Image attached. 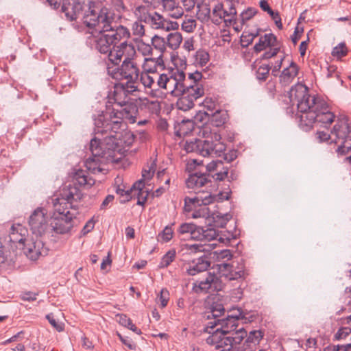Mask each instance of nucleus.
<instances>
[{"label": "nucleus", "mask_w": 351, "mask_h": 351, "mask_svg": "<svg viewBox=\"0 0 351 351\" xmlns=\"http://www.w3.org/2000/svg\"><path fill=\"white\" fill-rule=\"evenodd\" d=\"M289 98L293 105L297 106V116L302 130L308 131L314 125L328 128L335 121V115L327 103L318 96L310 95L305 85L292 86Z\"/></svg>", "instance_id": "nucleus-1"}, {"label": "nucleus", "mask_w": 351, "mask_h": 351, "mask_svg": "<svg viewBox=\"0 0 351 351\" xmlns=\"http://www.w3.org/2000/svg\"><path fill=\"white\" fill-rule=\"evenodd\" d=\"M114 13L101 16L95 25L88 27L99 33V36L95 40V48L99 53L107 55L108 63L112 62L111 55L121 48V43L128 42L131 37L130 29L122 25H118L114 21Z\"/></svg>", "instance_id": "nucleus-2"}, {"label": "nucleus", "mask_w": 351, "mask_h": 351, "mask_svg": "<svg viewBox=\"0 0 351 351\" xmlns=\"http://www.w3.org/2000/svg\"><path fill=\"white\" fill-rule=\"evenodd\" d=\"M121 48L111 55V63H107V73L112 78L126 80L124 83L129 90H138L136 83L140 76V69L134 60L136 56L135 47L132 43L122 42Z\"/></svg>", "instance_id": "nucleus-3"}, {"label": "nucleus", "mask_w": 351, "mask_h": 351, "mask_svg": "<svg viewBox=\"0 0 351 351\" xmlns=\"http://www.w3.org/2000/svg\"><path fill=\"white\" fill-rule=\"evenodd\" d=\"M116 138L110 136L107 138L103 145L97 137L93 138L90 143L91 157L86 159L85 166L88 171L93 174L99 173H104L106 169L104 166L106 163H117L122 157L123 153L117 149Z\"/></svg>", "instance_id": "nucleus-4"}, {"label": "nucleus", "mask_w": 351, "mask_h": 351, "mask_svg": "<svg viewBox=\"0 0 351 351\" xmlns=\"http://www.w3.org/2000/svg\"><path fill=\"white\" fill-rule=\"evenodd\" d=\"M62 11L71 21L82 17L86 26L95 25L101 16L110 15L113 12L103 7L98 0H64Z\"/></svg>", "instance_id": "nucleus-5"}, {"label": "nucleus", "mask_w": 351, "mask_h": 351, "mask_svg": "<svg viewBox=\"0 0 351 351\" xmlns=\"http://www.w3.org/2000/svg\"><path fill=\"white\" fill-rule=\"evenodd\" d=\"M232 264H218V269L220 276L214 273H208L206 278L194 283L193 290L196 293H212L221 291L225 284L221 278L223 277L228 281L238 280L244 278L245 265L243 263H237V266Z\"/></svg>", "instance_id": "nucleus-6"}, {"label": "nucleus", "mask_w": 351, "mask_h": 351, "mask_svg": "<svg viewBox=\"0 0 351 351\" xmlns=\"http://www.w3.org/2000/svg\"><path fill=\"white\" fill-rule=\"evenodd\" d=\"M124 125L123 120L114 118L112 111H106L105 113L102 112L95 119V134L97 136L96 137L100 140L101 145L107 138L110 136L116 138L117 149L121 152V149L119 145V134Z\"/></svg>", "instance_id": "nucleus-7"}, {"label": "nucleus", "mask_w": 351, "mask_h": 351, "mask_svg": "<svg viewBox=\"0 0 351 351\" xmlns=\"http://www.w3.org/2000/svg\"><path fill=\"white\" fill-rule=\"evenodd\" d=\"M221 139L219 134L213 132L204 140L197 139L195 141L186 142L184 149L186 152H197L204 157H220L226 149V144Z\"/></svg>", "instance_id": "nucleus-8"}, {"label": "nucleus", "mask_w": 351, "mask_h": 351, "mask_svg": "<svg viewBox=\"0 0 351 351\" xmlns=\"http://www.w3.org/2000/svg\"><path fill=\"white\" fill-rule=\"evenodd\" d=\"M335 143L340 142L336 149L337 155L346 156L351 151V121L347 117L338 118L330 131Z\"/></svg>", "instance_id": "nucleus-9"}, {"label": "nucleus", "mask_w": 351, "mask_h": 351, "mask_svg": "<svg viewBox=\"0 0 351 351\" xmlns=\"http://www.w3.org/2000/svg\"><path fill=\"white\" fill-rule=\"evenodd\" d=\"M82 193L80 189L73 185H69L64 187L61 193V197L56 198L53 202L55 213H57L59 216H64L67 210L71 212H77L75 206L73 203L80 200Z\"/></svg>", "instance_id": "nucleus-10"}, {"label": "nucleus", "mask_w": 351, "mask_h": 351, "mask_svg": "<svg viewBox=\"0 0 351 351\" xmlns=\"http://www.w3.org/2000/svg\"><path fill=\"white\" fill-rule=\"evenodd\" d=\"M134 13L138 19L149 25L154 29L169 31L171 29L178 27L177 23H173L165 19L163 16L156 12H149L147 8L144 5L136 7Z\"/></svg>", "instance_id": "nucleus-11"}, {"label": "nucleus", "mask_w": 351, "mask_h": 351, "mask_svg": "<svg viewBox=\"0 0 351 351\" xmlns=\"http://www.w3.org/2000/svg\"><path fill=\"white\" fill-rule=\"evenodd\" d=\"M180 91V97L177 101L178 108L187 111L194 106V101L204 95L203 84L195 85L184 84Z\"/></svg>", "instance_id": "nucleus-12"}, {"label": "nucleus", "mask_w": 351, "mask_h": 351, "mask_svg": "<svg viewBox=\"0 0 351 351\" xmlns=\"http://www.w3.org/2000/svg\"><path fill=\"white\" fill-rule=\"evenodd\" d=\"M233 0H226V3L229 6V10H226L223 8V5L221 3H217L210 14V8H205V17L210 18L212 22L215 25H220L223 22L225 23H231L234 19L237 14L236 8L232 3Z\"/></svg>", "instance_id": "nucleus-13"}, {"label": "nucleus", "mask_w": 351, "mask_h": 351, "mask_svg": "<svg viewBox=\"0 0 351 351\" xmlns=\"http://www.w3.org/2000/svg\"><path fill=\"white\" fill-rule=\"evenodd\" d=\"M28 223L33 234L41 236L48 228L46 210L43 208H37L29 216Z\"/></svg>", "instance_id": "nucleus-14"}, {"label": "nucleus", "mask_w": 351, "mask_h": 351, "mask_svg": "<svg viewBox=\"0 0 351 351\" xmlns=\"http://www.w3.org/2000/svg\"><path fill=\"white\" fill-rule=\"evenodd\" d=\"M136 90H130L125 84H118L114 86L112 97L109 98V101L106 104V111H112L110 104L115 108H122L123 106L128 103L129 95Z\"/></svg>", "instance_id": "nucleus-15"}, {"label": "nucleus", "mask_w": 351, "mask_h": 351, "mask_svg": "<svg viewBox=\"0 0 351 351\" xmlns=\"http://www.w3.org/2000/svg\"><path fill=\"white\" fill-rule=\"evenodd\" d=\"M77 212L67 210L64 216L55 217L51 223L53 230L58 234L68 233L76 224Z\"/></svg>", "instance_id": "nucleus-16"}, {"label": "nucleus", "mask_w": 351, "mask_h": 351, "mask_svg": "<svg viewBox=\"0 0 351 351\" xmlns=\"http://www.w3.org/2000/svg\"><path fill=\"white\" fill-rule=\"evenodd\" d=\"M121 108L112 107V113H113L114 118H119L121 120L125 119L130 123H134L136 121L138 108L136 104L128 102Z\"/></svg>", "instance_id": "nucleus-17"}, {"label": "nucleus", "mask_w": 351, "mask_h": 351, "mask_svg": "<svg viewBox=\"0 0 351 351\" xmlns=\"http://www.w3.org/2000/svg\"><path fill=\"white\" fill-rule=\"evenodd\" d=\"M184 77H186L185 73L182 71L177 70L173 73L170 74L167 83V88L165 89V92L179 97L182 87H184V85L182 84Z\"/></svg>", "instance_id": "nucleus-18"}, {"label": "nucleus", "mask_w": 351, "mask_h": 351, "mask_svg": "<svg viewBox=\"0 0 351 351\" xmlns=\"http://www.w3.org/2000/svg\"><path fill=\"white\" fill-rule=\"evenodd\" d=\"M224 311L223 305L221 303L213 302L210 307V311L208 313L207 319H210L212 316L214 317V321L208 322L204 329H213L219 324L221 328L217 329H223L225 320L218 319V317L223 314Z\"/></svg>", "instance_id": "nucleus-19"}, {"label": "nucleus", "mask_w": 351, "mask_h": 351, "mask_svg": "<svg viewBox=\"0 0 351 351\" xmlns=\"http://www.w3.org/2000/svg\"><path fill=\"white\" fill-rule=\"evenodd\" d=\"M24 252L26 256L32 261L37 260L41 255L47 254L44 244L40 239L31 241L25 245Z\"/></svg>", "instance_id": "nucleus-20"}, {"label": "nucleus", "mask_w": 351, "mask_h": 351, "mask_svg": "<svg viewBox=\"0 0 351 351\" xmlns=\"http://www.w3.org/2000/svg\"><path fill=\"white\" fill-rule=\"evenodd\" d=\"M210 257L204 254L193 261L186 269V273L190 276H195L198 273L206 271L210 267Z\"/></svg>", "instance_id": "nucleus-21"}, {"label": "nucleus", "mask_w": 351, "mask_h": 351, "mask_svg": "<svg viewBox=\"0 0 351 351\" xmlns=\"http://www.w3.org/2000/svg\"><path fill=\"white\" fill-rule=\"evenodd\" d=\"M165 69L163 58L161 55H158L156 58L149 57L145 58L143 64V71L148 73H159L158 70H164Z\"/></svg>", "instance_id": "nucleus-22"}, {"label": "nucleus", "mask_w": 351, "mask_h": 351, "mask_svg": "<svg viewBox=\"0 0 351 351\" xmlns=\"http://www.w3.org/2000/svg\"><path fill=\"white\" fill-rule=\"evenodd\" d=\"M28 235L27 229L21 224H13L9 232V242L24 245Z\"/></svg>", "instance_id": "nucleus-23"}, {"label": "nucleus", "mask_w": 351, "mask_h": 351, "mask_svg": "<svg viewBox=\"0 0 351 351\" xmlns=\"http://www.w3.org/2000/svg\"><path fill=\"white\" fill-rule=\"evenodd\" d=\"M209 178L210 176L206 173L191 174L186 180V186L189 189H197L210 182L211 180Z\"/></svg>", "instance_id": "nucleus-24"}, {"label": "nucleus", "mask_w": 351, "mask_h": 351, "mask_svg": "<svg viewBox=\"0 0 351 351\" xmlns=\"http://www.w3.org/2000/svg\"><path fill=\"white\" fill-rule=\"evenodd\" d=\"M230 333V330H213L209 332V337L206 339V343L209 345H215L216 350H219L222 347H225L227 335Z\"/></svg>", "instance_id": "nucleus-25"}, {"label": "nucleus", "mask_w": 351, "mask_h": 351, "mask_svg": "<svg viewBox=\"0 0 351 351\" xmlns=\"http://www.w3.org/2000/svg\"><path fill=\"white\" fill-rule=\"evenodd\" d=\"M121 180L119 178L115 179V183L117 184L116 186V193L121 197H125L123 202H128L133 197V193L135 192L136 187H141L143 186V180L136 182L130 189H125L123 184H118V182Z\"/></svg>", "instance_id": "nucleus-26"}, {"label": "nucleus", "mask_w": 351, "mask_h": 351, "mask_svg": "<svg viewBox=\"0 0 351 351\" xmlns=\"http://www.w3.org/2000/svg\"><path fill=\"white\" fill-rule=\"evenodd\" d=\"M298 72L299 67L298 64L291 61L289 66L282 70L279 77L280 83L283 85L289 84L298 75Z\"/></svg>", "instance_id": "nucleus-27"}, {"label": "nucleus", "mask_w": 351, "mask_h": 351, "mask_svg": "<svg viewBox=\"0 0 351 351\" xmlns=\"http://www.w3.org/2000/svg\"><path fill=\"white\" fill-rule=\"evenodd\" d=\"M278 43L276 36L273 34H266L261 36L258 42L254 45V51L258 53L269 48L274 47Z\"/></svg>", "instance_id": "nucleus-28"}, {"label": "nucleus", "mask_w": 351, "mask_h": 351, "mask_svg": "<svg viewBox=\"0 0 351 351\" xmlns=\"http://www.w3.org/2000/svg\"><path fill=\"white\" fill-rule=\"evenodd\" d=\"M233 336H227L225 340L226 350H231L234 344H239L244 337H247V330H234Z\"/></svg>", "instance_id": "nucleus-29"}, {"label": "nucleus", "mask_w": 351, "mask_h": 351, "mask_svg": "<svg viewBox=\"0 0 351 351\" xmlns=\"http://www.w3.org/2000/svg\"><path fill=\"white\" fill-rule=\"evenodd\" d=\"M143 21L138 19L136 21L132 24L131 30L132 34L134 36V42L142 40L143 37L145 35V27L142 24Z\"/></svg>", "instance_id": "nucleus-30"}, {"label": "nucleus", "mask_w": 351, "mask_h": 351, "mask_svg": "<svg viewBox=\"0 0 351 351\" xmlns=\"http://www.w3.org/2000/svg\"><path fill=\"white\" fill-rule=\"evenodd\" d=\"M74 178L81 186H92L95 182V180L89 177L87 173L82 169H80L75 172Z\"/></svg>", "instance_id": "nucleus-31"}, {"label": "nucleus", "mask_w": 351, "mask_h": 351, "mask_svg": "<svg viewBox=\"0 0 351 351\" xmlns=\"http://www.w3.org/2000/svg\"><path fill=\"white\" fill-rule=\"evenodd\" d=\"M244 316L242 315V312L239 308L233 309L231 311V313L227 317V320L223 323V327H237L238 325L234 323V321L243 319Z\"/></svg>", "instance_id": "nucleus-32"}, {"label": "nucleus", "mask_w": 351, "mask_h": 351, "mask_svg": "<svg viewBox=\"0 0 351 351\" xmlns=\"http://www.w3.org/2000/svg\"><path fill=\"white\" fill-rule=\"evenodd\" d=\"M193 129V123L190 121H182L176 127V135L179 137H184L192 132Z\"/></svg>", "instance_id": "nucleus-33"}, {"label": "nucleus", "mask_w": 351, "mask_h": 351, "mask_svg": "<svg viewBox=\"0 0 351 351\" xmlns=\"http://www.w3.org/2000/svg\"><path fill=\"white\" fill-rule=\"evenodd\" d=\"M151 43L152 47H154L158 52L159 55H161V57L163 58V53L166 51L167 40L158 35H154L151 39Z\"/></svg>", "instance_id": "nucleus-34"}, {"label": "nucleus", "mask_w": 351, "mask_h": 351, "mask_svg": "<svg viewBox=\"0 0 351 351\" xmlns=\"http://www.w3.org/2000/svg\"><path fill=\"white\" fill-rule=\"evenodd\" d=\"M166 40L167 46L171 49L175 50L180 47L182 41V34L178 32L170 33L168 34Z\"/></svg>", "instance_id": "nucleus-35"}, {"label": "nucleus", "mask_w": 351, "mask_h": 351, "mask_svg": "<svg viewBox=\"0 0 351 351\" xmlns=\"http://www.w3.org/2000/svg\"><path fill=\"white\" fill-rule=\"evenodd\" d=\"M157 73H148L146 72H140L139 79L141 84L145 88H148L152 90L154 82L155 80Z\"/></svg>", "instance_id": "nucleus-36"}, {"label": "nucleus", "mask_w": 351, "mask_h": 351, "mask_svg": "<svg viewBox=\"0 0 351 351\" xmlns=\"http://www.w3.org/2000/svg\"><path fill=\"white\" fill-rule=\"evenodd\" d=\"M216 197L211 195L209 192H197L196 194V200L198 202V206L209 205L215 201Z\"/></svg>", "instance_id": "nucleus-37"}, {"label": "nucleus", "mask_w": 351, "mask_h": 351, "mask_svg": "<svg viewBox=\"0 0 351 351\" xmlns=\"http://www.w3.org/2000/svg\"><path fill=\"white\" fill-rule=\"evenodd\" d=\"M136 45L138 51L142 54L145 58L152 57L153 47L152 44L145 43L143 39L134 42Z\"/></svg>", "instance_id": "nucleus-38"}, {"label": "nucleus", "mask_w": 351, "mask_h": 351, "mask_svg": "<svg viewBox=\"0 0 351 351\" xmlns=\"http://www.w3.org/2000/svg\"><path fill=\"white\" fill-rule=\"evenodd\" d=\"M145 183L143 180V186L141 187H136L135 192L133 193V197H136L137 204L144 206L145 204L149 193L144 189Z\"/></svg>", "instance_id": "nucleus-39"}, {"label": "nucleus", "mask_w": 351, "mask_h": 351, "mask_svg": "<svg viewBox=\"0 0 351 351\" xmlns=\"http://www.w3.org/2000/svg\"><path fill=\"white\" fill-rule=\"evenodd\" d=\"M195 61L194 63L196 64H199L201 66H205L207 62L209 61V54L204 49H199L195 52L194 55Z\"/></svg>", "instance_id": "nucleus-40"}, {"label": "nucleus", "mask_w": 351, "mask_h": 351, "mask_svg": "<svg viewBox=\"0 0 351 351\" xmlns=\"http://www.w3.org/2000/svg\"><path fill=\"white\" fill-rule=\"evenodd\" d=\"M226 113L217 110L215 112L210 113V120L215 124V126L219 127L226 123Z\"/></svg>", "instance_id": "nucleus-41"}, {"label": "nucleus", "mask_w": 351, "mask_h": 351, "mask_svg": "<svg viewBox=\"0 0 351 351\" xmlns=\"http://www.w3.org/2000/svg\"><path fill=\"white\" fill-rule=\"evenodd\" d=\"M182 84L195 85L197 84H202V74L199 71L191 73L189 74L188 78L182 81Z\"/></svg>", "instance_id": "nucleus-42"}, {"label": "nucleus", "mask_w": 351, "mask_h": 351, "mask_svg": "<svg viewBox=\"0 0 351 351\" xmlns=\"http://www.w3.org/2000/svg\"><path fill=\"white\" fill-rule=\"evenodd\" d=\"M176 250H171L168 251L162 258L160 263V267H167L176 258Z\"/></svg>", "instance_id": "nucleus-43"}, {"label": "nucleus", "mask_w": 351, "mask_h": 351, "mask_svg": "<svg viewBox=\"0 0 351 351\" xmlns=\"http://www.w3.org/2000/svg\"><path fill=\"white\" fill-rule=\"evenodd\" d=\"M195 226V224L193 223H183L180 225L177 232L179 235L186 236L189 238Z\"/></svg>", "instance_id": "nucleus-44"}, {"label": "nucleus", "mask_w": 351, "mask_h": 351, "mask_svg": "<svg viewBox=\"0 0 351 351\" xmlns=\"http://www.w3.org/2000/svg\"><path fill=\"white\" fill-rule=\"evenodd\" d=\"M270 66L269 64L261 65L256 71V77L259 80L265 81L268 77Z\"/></svg>", "instance_id": "nucleus-45"}, {"label": "nucleus", "mask_w": 351, "mask_h": 351, "mask_svg": "<svg viewBox=\"0 0 351 351\" xmlns=\"http://www.w3.org/2000/svg\"><path fill=\"white\" fill-rule=\"evenodd\" d=\"M169 300V293L167 289H162L157 297V303L160 304L161 308L167 305Z\"/></svg>", "instance_id": "nucleus-46"}, {"label": "nucleus", "mask_w": 351, "mask_h": 351, "mask_svg": "<svg viewBox=\"0 0 351 351\" xmlns=\"http://www.w3.org/2000/svg\"><path fill=\"white\" fill-rule=\"evenodd\" d=\"M348 53V49L344 43H340L333 48L332 56L337 58L346 56Z\"/></svg>", "instance_id": "nucleus-47"}, {"label": "nucleus", "mask_w": 351, "mask_h": 351, "mask_svg": "<svg viewBox=\"0 0 351 351\" xmlns=\"http://www.w3.org/2000/svg\"><path fill=\"white\" fill-rule=\"evenodd\" d=\"M263 330H250L246 341L251 343H258L259 341L263 337Z\"/></svg>", "instance_id": "nucleus-48"}, {"label": "nucleus", "mask_w": 351, "mask_h": 351, "mask_svg": "<svg viewBox=\"0 0 351 351\" xmlns=\"http://www.w3.org/2000/svg\"><path fill=\"white\" fill-rule=\"evenodd\" d=\"M196 27V21L192 19H185L182 23V29L186 32L191 33Z\"/></svg>", "instance_id": "nucleus-49"}, {"label": "nucleus", "mask_w": 351, "mask_h": 351, "mask_svg": "<svg viewBox=\"0 0 351 351\" xmlns=\"http://www.w3.org/2000/svg\"><path fill=\"white\" fill-rule=\"evenodd\" d=\"M173 234V230L171 226H166L161 233L159 234L158 237L160 238V240L162 242H168L169 241Z\"/></svg>", "instance_id": "nucleus-50"}, {"label": "nucleus", "mask_w": 351, "mask_h": 351, "mask_svg": "<svg viewBox=\"0 0 351 351\" xmlns=\"http://www.w3.org/2000/svg\"><path fill=\"white\" fill-rule=\"evenodd\" d=\"M210 113L206 111L199 110L196 114L194 116L195 121L197 123H206L208 121H210Z\"/></svg>", "instance_id": "nucleus-51"}, {"label": "nucleus", "mask_w": 351, "mask_h": 351, "mask_svg": "<svg viewBox=\"0 0 351 351\" xmlns=\"http://www.w3.org/2000/svg\"><path fill=\"white\" fill-rule=\"evenodd\" d=\"M189 238L197 241H204V229L195 225Z\"/></svg>", "instance_id": "nucleus-52"}, {"label": "nucleus", "mask_w": 351, "mask_h": 351, "mask_svg": "<svg viewBox=\"0 0 351 351\" xmlns=\"http://www.w3.org/2000/svg\"><path fill=\"white\" fill-rule=\"evenodd\" d=\"M117 321L123 327L128 328V329H133V325H132L131 320L125 315H117Z\"/></svg>", "instance_id": "nucleus-53"}, {"label": "nucleus", "mask_w": 351, "mask_h": 351, "mask_svg": "<svg viewBox=\"0 0 351 351\" xmlns=\"http://www.w3.org/2000/svg\"><path fill=\"white\" fill-rule=\"evenodd\" d=\"M280 51V46L277 43L276 45L274 47H269V50L265 51L262 55V59H269L278 54V53Z\"/></svg>", "instance_id": "nucleus-54"}, {"label": "nucleus", "mask_w": 351, "mask_h": 351, "mask_svg": "<svg viewBox=\"0 0 351 351\" xmlns=\"http://www.w3.org/2000/svg\"><path fill=\"white\" fill-rule=\"evenodd\" d=\"M228 173V167H223V165L218 170V171L213 176V178L216 180H223Z\"/></svg>", "instance_id": "nucleus-55"}, {"label": "nucleus", "mask_w": 351, "mask_h": 351, "mask_svg": "<svg viewBox=\"0 0 351 351\" xmlns=\"http://www.w3.org/2000/svg\"><path fill=\"white\" fill-rule=\"evenodd\" d=\"M202 106L206 108L208 112L213 113V110L215 109L216 103L212 98L206 97L202 102Z\"/></svg>", "instance_id": "nucleus-56"}, {"label": "nucleus", "mask_w": 351, "mask_h": 351, "mask_svg": "<svg viewBox=\"0 0 351 351\" xmlns=\"http://www.w3.org/2000/svg\"><path fill=\"white\" fill-rule=\"evenodd\" d=\"M156 165L153 163L149 169H143L142 171L143 180H150L154 173Z\"/></svg>", "instance_id": "nucleus-57"}, {"label": "nucleus", "mask_w": 351, "mask_h": 351, "mask_svg": "<svg viewBox=\"0 0 351 351\" xmlns=\"http://www.w3.org/2000/svg\"><path fill=\"white\" fill-rule=\"evenodd\" d=\"M223 166V162L221 160L212 161L206 166V169L209 171H218Z\"/></svg>", "instance_id": "nucleus-58"}, {"label": "nucleus", "mask_w": 351, "mask_h": 351, "mask_svg": "<svg viewBox=\"0 0 351 351\" xmlns=\"http://www.w3.org/2000/svg\"><path fill=\"white\" fill-rule=\"evenodd\" d=\"M191 205H193L195 206H199L198 202L196 200V195L194 197H186L184 198V207L186 210H191Z\"/></svg>", "instance_id": "nucleus-59"}, {"label": "nucleus", "mask_w": 351, "mask_h": 351, "mask_svg": "<svg viewBox=\"0 0 351 351\" xmlns=\"http://www.w3.org/2000/svg\"><path fill=\"white\" fill-rule=\"evenodd\" d=\"M216 231L214 229L204 230V241H210L215 239Z\"/></svg>", "instance_id": "nucleus-60"}, {"label": "nucleus", "mask_w": 351, "mask_h": 351, "mask_svg": "<svg viewBox=\"0 0 351 351\" xmlns=\"http://www.w3.org/2000/svg\"><path fill=\"white\" fill-rule=\"evenodd\" d=\"M184 247L188 252H190L191 253H196L197 252L203 251V245L199 244H186L184 245Z\"/></svg>", "instance_id": "nucleus-61"}, {"label": "nucleus", "mask_w": 351, "mask_h": 351, "mask_svg": "<svg viewBox=\"0 0 351 351\" xmlns=\"http://www.w3.org/2000/svg\"><path fill=\"white\" fill-rule=\"evenodd\" d=\"M317 138L319 140V141H326L329 139H332L331 133L329 134L324 131H317L316 133Z\"/></svg>", "instance_id": "nucleus-62"}, {"label": "nucleus", "mask_w": 351, "mask_h": 351, "mask_svg": "<svg viewBox=\"0 0 351 351\" xmlns=\"http://www.w3.org/2000/svg\"><path fill=\"white\" fill-rule=\"evenodd\" d=\"M170 74L167 75L165 73L160 74L159 77V85L160 86V90H164L167 88V83L169 80Z\"/></svg>", "instance_id": "nucleus-63"}, {"label": "nucleus", "mask_w": 351, "mask_h": 351, "mask_svg": "<svg viewBox=\"0 0 351 351\" xmlns=\"http://www.w3.org/2000/svg\"><path fill=\"white\" fill-rule=\"evenodd\" d=\"M46 317L51 324L52 327L55 328L56 329H62V326L60 324H58L53 313H50L47 315Z\"/></svg>", "instance_id": "nucleus-64"}]
</instances>
